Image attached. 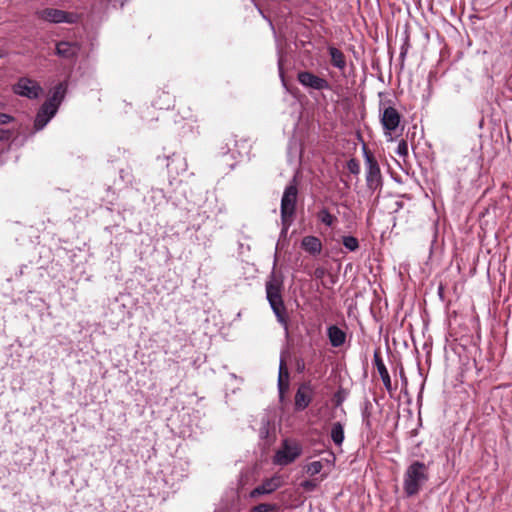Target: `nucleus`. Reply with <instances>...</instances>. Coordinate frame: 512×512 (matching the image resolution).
Listing matches in <instances>:
<instances>
[{
    "instance_id": "26",
    "label": "nucleus",
    "mask_w": 512,
    "mask_h": 512,
    "mask_svg": "<svg viewBox=\"0 0 512 512\" xmlns=\"http://www.w3.org/2000/svg\"><path fill=\"white\" fill-rule=\"evenodd\" d=\"M289 386L290 379H282L281 377H278V392L280 401H283L285 393L289 390Z\"/></svg>"
},
{
    "instance_id": "1",
    "label": "nucleus",
    "mask_w": 512,
    "mask_h": 512,
    "mask_svg": "<svg viewBox=\"0 0 512 512\" xmlns=\"http://www.w3.org/2000/svg\"><path fill=\"white\" fill-rule=\"evenodd\" d=\"M265 290L266 298L277 321L287 329L289 316L282 297L283 281L274 271L271 272L265 283Z\"/></svg>"
},
{
    "instance_id": "32",
    "label": "nucleus",
    "mask_w": 512,
    "mask_h": 512,
    "mask_svg": "<svg viewBox=\"0 0 512 512\" xmlns=\"http://www.w3.org/2000/svg\"><path fill=\"white\" fill-rule=\"evenodd\" d=\"M396 153L403 158L408 156V144L405 140H401L398 143Z\"/></svg>"
},
{
    "instance_id": "22",
    "label": "nucleus",
    "mask_w": 512,
    "mask_h": 512,
    "mask_svg": "<svg viewBox=\"0 0 512 512\" xmlns=\"http://www.w3.org/2000/svg\"><path fill=\"white\" fill-rule=\"evenodd\" d=\"M372 409H373V405H372L371 401L366 399L364 401V404H363V407H362L361 415H362L363 425L369 431L372 429V420H371Z\"/></svg>"
},
{
    "instance_id": "29",
    "label": "nucleus",
    "mask_w": 512,
    "mask_h": 512,
    "mask_svg": "<svg viewBox=\"0 0 512 512\" xmlns=\"http://www.w3.org/2000/svg\"><path fill=\"white\" fill-rule=\"evenodd\" d=\"M347 169L349 170L350 173L354 174V175H358L360 173V163L357 159L355 158H351L348 162H347Z\"/></svg>"
},
{
    "instance_id": "15",
    "label": "nucleus",
    "mask_w": 512,
    "mask_h": 512,
    "mask_svg": "<svg viewBox=\"0 0 512 512\" xmlns=\"http://www.w3.org/2000/svg\"><path fill=\"white\" fill-rule=\"evenodd\" d=\"M373 361H374L377 371L381 377L384 387L386 388V390L389 393H391L393 390L391 378H390L388 370L382 360L381 352H380L379 348L374 351Z\"/></svg>"
},
{
    "instance_id": "13",
    "label": "nucleus",
    "mask_w": 512,
    "mask_h": 512,
    "mask_svg": "<svg viewBox=\"0 0 512 512\" xmlns=\"http://www.w3.org/2000/svg\"><path fill=\"white\" fill-rule=\"evenodd\" d=\"M166 167L168 169L169 174L172 177H176L187 171L188 164L186 158L183 157L181 154L173 153L171 156L167 157Z\"/></svg>"
},
{
    "instance_id": "35",
    "label": "nucleus",
    "mask_w": 512,
    "mask_h": 512,
    "mask_svg": "<svg viewBox=\"0 0 512 512\" xmlns=\"http://www.w3.org/2000/svg\"><path fill=\"white\" fill-rule=\"evenodd\" d=\"M13 135L9 129H0V141H8Z\"/></svg>"
},
{
    "instance_id": "28",
    "label": "nucleus",
    "mask_w": 512,
    "mask_h": 512,
    "mask_svg": "<svg viewBox=\"0 0 512 512\" xmlns=\"http://www.w3.org/2000/svg\"><path fill=\"white\" fill-rule=\"evenodd\" d=\"M409 48H410V37H409L408 32L405 31V38H404V42L401 46V52H400V60L402 63L405 60V57L408 53Z\"/></svg>"
},
{
    "instance_id": "25",
    "label": "nucleus",
    "mask_w": 512,
    "mask_h": 512,
    "mask_svg": "<svg viewBox=\"0 0 512 512\" xmlns=\"http://www.w3.org/2000/svg\"><path fill=\"white\" fill-rule=\"evenodd\" d=\"M342 244L349 251H356L359 248V241L354 236H344Z\"/></svg>"
},
{
    "instance_id": "6",
    "label": "nucleus",
    "mask_w": 512,
    "mask_h": 512,
    "mask_svg": "<svg viewBox=\"0 0 512 512\" xmlns=\"http://www.w3.org/2000/svg\"><path fill=\"white\" fill-rule=\"evenodd\" d=\"M380 112V122L383 126L384 134L391 135V132L398 128L402 116L396 108L391 105L386 106L383 102H380Z\"/></svg>"
},
{
    "instance_id": "30",
    "label": "nucleus",
    "mask_w": 512,
    "mask_h": 512,
    "mask_svg": "<svg viewBox=\"0 0 512 512\" xmlns=\"http://www.w3.org/2000/svg\"><path fill=\"white\" fill-rule=\"evenodd\" d=\"M347 392L346 390L340 388L335 394H334V403L336 406H340L346 399Z\"/></svg>"
},
{
    "instance_id": "23",
    "label": "nucleus",
    "mask_w": 512,
    "mask_h": 512,
    "mask_svg": "<svg viewBox=\"0 0 512 512\" xmlns=\"http://www.w3.org/2000/svg\"><path fill=\"white\" fill-rule=\"evenodd\" d=\"M317 219L328 227H332L337 218L332 215L326 207H323L317 213Z\"/></svg>"
},
{
    "instance_id": "21",
    "label": "nucleus",
    "mask_w": 512,
    "mask_h": 512,
    "mask_svg": "<svg viewBox=\"0 0 512 512\" xmlns=\"http://www.w3.org/2000/svg\"><path fill=\"white\" fill-rule=\"evenodd\" d=\"M330 436L335 445L341 446L344 441V426L341 422H334L331 427Z\"/></svg>"
},
{
    "instance_id": "20",
    "label": "nucleus",
    "mask_w": 512,
    "mask_h": 512,
    "mask_svg": "<svg viewBox=\"0 0 512 512\" xmlns=\"http://www.w3.org/2000/svg\"><path fill=\"white\" fill-rule=\"evenodd\" d=\"M328 53L330 55L331 65L340 71H344L346 68V57L344 53L334 46L328 47Z\"/></svg>"
},
{
    "instance_id": "2",
    "label": "nucleus",
    "mask_w": 512,
    "mask_h": 512,
    "mask_svg": "<svg viewBox=\"0 0 512 512\" xmlns=\"http://www.w3.org/2000/svg\"><path fill=\"white\" fill-rule=\"evenodd\" d=\"M429 480V468L421 461L415 460L406 468L403 478V490L407 497L417 495Z\"/></svg>"
},
{
    "instance_id": "33",
    "label": "nucleus",
    "mask_w": 512,
    "mask_h": 512,
    "mask_svg": "<svg viewBox=\"0 0 512 512\" xmlns=\"http://www.w3.org/2000/svg\"><path fill=\"white\" fill-rule=\"evenodd\" d=\"M282 379H290L289 371L286 366V362L281 359L279 364V375Z\"/></svg>"
},
{
    "instance_id": "39",
    "label": "nucleus",
    "mask_w": 512,
    "mask_h": 512,
    "mask_svg": "<svg viewBox=\"0 0 512 512\" xmlns=\"http://www.w3.org/2000/svg\"><path fill=\"white\" fill-rule=\"evenodd\" d=\"M279 71H280V76H281V78L283 79V78H284V73H283V69H282V63H281V60L279 61Z\"/></svg>"
},
{
    "instance_id": "14",
    "label": "nucleus",
    "mask_w": 512,
    "mask_h": 512,
    "mask_svg": "<svg viewBox=\"0 0 512 512\" xmlns=\"http://www.w3.org/2000/svg\"><path fill=\"white\" fill-rule=\"evenodd\" d=\"M281 486V479L279 476H273L264 480L260 485L255 487L250 492L251 498H256L261 495H268L276 491Z\"/></svg>"
},
{
    "instance_id": "8",
    "label": "nucleus",
    "mask_w": 512,
    "mask_h": 512,
    "mask_svg": "<svg viewBox=\"0 0 512 512\" xmlns=\"http://www.w3.org/2000/svg\"><path fill=\"white\" fill-rule=\"evenodd\" d=\"M13 92L28 99H37L42 93V87L36 81L22 77L13 85Z\"/></svg>"
},
{
    "instance_id": "11",
    "label": "nucleus",
    "mask_w": 512,
    "mask_h": 512,
    "mask_svg": "<svg viewBox=\"0 0 512 512\" xmlns=\"http://www.w3.org/2000/svg\"><path fill=\"white\" fill-rule=\"evenodd\" d=\"M80 51L77 42L60 41L56 44L55 54L60 58L75 61Z\"/></svg>"
},
{
    "instance_id": "36",
    "label": "nucleus",
    "mask_w": 512,
    "mask_h": 512,
    "mask_svg": "<svg viewBox=\"0 0 512 512\" xmlns=\"http://www.w3.org/2000/svg\"><path fill=\"white\" fill-rule=\"evenodd\" d=\"M326 274V269L324 267H317L314 272H313V275L316 279H322Z\"/></svg>"
},
{
    "instance_id": "31",
    "label": "nucleus",
    "mask_w": 512,
    "mask_h": 512,
    "mask_svg": "<svg viewBox=\"0 0 512 512\" xmlns=\"http://www.w3.org/2000/svg\"><path fill=\"white\" fill-rule=\"evenodd\" d=\"M318 486V482L316 480H304L300 483V487L303 488L307 492L314 491Z\"/></svg>"
},
{
    "instance_id": "4",
    "label": "nucleus",
    "mask_w": 512,
    "mask_h": 512,
    "mask_svg": "<svg viewBox=\"0 0 512 512\" xmlns=\"http://www.w3.org/2000/svg\"><path fill=\"white\" fill-rule=\"evenodd\" d=\"M298 188L297 185L292 182L285 187V190L281 199V221L285 228H288L293 220L296 212Z\"/></svg>"
},
{
    "instance_id": "38",
    "label": "nucleus",
    "mask_w": 512,
    "mask_h": 512,
    "mask_svg": "<svg viewBox=\"0 0 512 512\" xmlns=\"http://www.w3.org/2000/svg\"><path fill=\"white\" fill-rule=\"evenodd\" d=\"M400 377H401V379L403 381V384L406 386L407 385V378L405 376L403 368H401V370H400Z\"/></svg>"
},
{
    "instance_id": "9",
    "label": "nucleus",
    "mask_w": 512,
    "mask_h": 512,
    "mask_svg": "<svg viewBox=\"0 0 512 512\" xmlns=\"http://www.w3.org/2000/svg\"><path fill=\"white\" fill-rule=\"evenodd\" d=\"M297 80L305 88L318 91L331 89L330 83L325 78L319 77L310 71H299Z\"/></svg>"
},
{
    "instance_id": "12",
    "label": "nucleus",
    "mask_w": 512,
    "mask_h": 512,
    "mask_svg": "<svg viewBox=\"0 0 512 512\" xmlns=\"http://www.w3.org/2000/svg\"><path fill=\"white\" fill-rule=\"evenodd\" d=\"M51 106L50 103H43L39 108L34 120L35 131L42 130L57 113L56 108Z\"/></svg>"
},
{
    "instance_id": "27",
    "label": "nucleus",
    "mask_w": 512,
    "mask_h": 512,
    "mask_svg": "<svg viewBox=\"0 0 512 512\" xmlns=\"http://www.w3.org/2000/svg\"><path fill=\"white\" fill-rule=\"evenodd\" d=\"M322 469H323V465H322L321 461H313L306 466V472L310 476L319 474Z\"/></svg>"
},
{
    "instance_id": "3",
    "label": "nucleus",
    "mask_w": 512,
    "mask_h": 512,
    "mask_svg": "<svg viewBox=\"0 0 512 512\" xmlns=\"http://www.w3.org/2000/svg\"><path fill=\"white\" fill-rule=\"evenodd\" d=\"M363 156L366 167V186L372 193L379 190L381 191L383 186V178L378 164L377 159L371 153V151L363 145Z\"/></svg>"
},
{
    "instance_id": "5",
    "label": "nucleus",
    "mask_w": 512,
    "mask_h": 512,
    "mask_svg": "<svg viewBox=\"0 0 512 512\" xmlns=\"http://www.w3.org/2000/svg\"><path fill=\"white\" fill-rule=\"evenodd\" d=\"M37 17L43 21L59 24L69 23L74 24L78 21V15L72 12H66L64 10L56 8H45L36 13Z\"/></svg>"
},
{
    "instance_id": "37",
    "label": "nucleus",
    "mask_w": 512,
    "mask_h": 512,
    "mask_svg": "<svg viewBox=\"0 0 512 512\" xmlns=\"http://www.w3.org/2000/svg\"><path fill=\"white\" fill-rule=\"evenodd\" d=\"M296 370L298 373H302L305 370V363L303 359L296 360Z\"/></svg>"
},
{
    "instance_id": "7",
    "label": "nucleus",
    "mask_w": 512,
    "mask_h": 512,
    "mask_svg": "<svg viewBox=\"0 0 512 512\" xmlns=\"http://www.w3.org/2000/svg\"><path fill=\"white\" fill-rule=\"evenodd\" d=\"M302 448L297 442L284 440L281 449L276 452L275 461L277 464L285 466L301 455Z\"/></svg>"
},
{
    "instance_id": "10",
    "label": "nucleus",
    "mask_w": 512,
    "mask_h": 512,
    "mask_svg": "<svg viewBox=\"0 0 512 512\" xmlns=\"http://www.w3.org/2000/svg\"><path fill=\"white\" fill-rule=\"evenodd\" d=\"M313 399V389L310 382L302 383L295 394L294 408L296 411L305 410Z\"/></svg>"
},
{
    "instance_id": "34",
    "label": "nucleus",
    "mask_w": 512,
    "mask_h": 512,
    "mask_svg": "<svg viewBox=\"0 0 512 512\" xmlns=\"http://www.w3.org/2000/svg\"><path fill=\"white\" fill-rule=\"evenodd\" d=\"M14 120L15 118L12 115L0 112V125H6Z\"/></svg>"
},
{
    "instance_id": "24",
    "label": "nucleus",
    "mask_w": 512,
    "mask_h": 512,
    "mask_svg": "<svg viewBox=\"0 0 512 512\" xmlns=\"http://www.w3.org/2000/svg\"><path fill=\"white\" fill-rule=\"evenodd\" d=\"M279 507L274 503H261L251 508L250 512H278Z\"/></svg>"
},
{
    "instance_id": "18",
    "label": "nucleus",
    "mask_w": 512,
    "mask_h": 512,
    "mask_svg": "<svg viewBox=\"0 0 512 512\" xmlns=\"http://www.w3.org/2000/svg\"><path fill=\"white\" fill-rule=\"evenodd\" d=\"M66 91H67L66 82L58 83L53 88L51 96L44 103H48V104L50 103V105H52L51 107H55L56 112H57L60 104L62 103V101L65 97Z\"/></svg>"
},
{
    "instance_id": "40",
    "label": "nucleus",
    "mask_w": 512,
    "mask_h": 512,
    "mask_svg": "<svg viewBox=\"0 0 512 512\" xmlns=\"http://www.w3.org/2000/svg\"><path fill=\"white\" fill-rule=\"evenodd\" d=\"M396 205H397V208L400 209L403 207V202L398 201V202H396Z\"/></svg>"
},
{
    "instance_id": "19",
    "label": "nucleus",
    "mask_w": 512,
    "mask_h": 512,
    "mask_svg": "<svg viewBox=\"0 0 512 512\" xmlns=\"http://www.w3.org/2000/svg\"><path fill=\"white\" fill-rule=\"evenodd\" d=\"M327 336L331 346L335 348L342 346L346 341V332L337 325H330L327 328Z\"/></svg>"
},
{
    "instance_id": "17",
    "label": "nucleus",
    "mask_w": 512,
    "mask_h": 512,
    "mask_svg": "<svg viewBox=\"0 0 512 512\" xmlns=\"http://www.w3.org/2000/svg\"><path fill=\"white\" fill-rule=\"evenodd\" d=\"M174 104L175 97L169 91L165 90L158 91L156 97L153 100V105L160 110H168L173 108Z\"/></svg>"
},
{
    "instance_id": "16",
    "label": "nucleus",
    "mask_w": 512,
    "mask_h": 512,
    "mask_svg": "<svg viewBox=\"0 0 512 512\" xmlns=\"http://www.w3.org/2000/svg\"><path fill=\"white\" fill-rule=\"evenodd\" d=\"M301 248L312 256H317L322 252L321 240L312 235H308L302 238Z\"/></svg>"
}]
</instances>
